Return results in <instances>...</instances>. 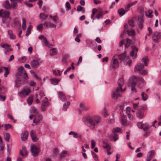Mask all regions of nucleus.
<instances>
[{
	"label": "nucleus",
	"mask_w": 161,
	"mask_h": 161,
	"mask_svg": "<svg viewBox=\"0 0 161 161\" xmlns=\"http://www.w3.org/2000/svg\"><path fill=\"white\" fill-rule=\"evenodd\" d=\"M83 121L90 129H93L96 125L101 122V119L98 116H87L83 118Z\"/></svg>",
	"instance_id": "1"
},
{
	"label": "nucleus",
	"mask_w": 161,
	"mask_h": 161,
	"mask_svg": "<svg viewBox=\"0 0 161 161\" xmlns=\"http://www.w3.org/2000/svg\"><path fill=\"white\" fill-rule=\"evenodd\" d=\"M130 80L131 84V90L134 92H136L135 87L136 85H137L138 87L141 88L142 87V84H139L138 83L141 82L143 84L145 81L143 78L136 77L135 76H132L130 79Z\"/></svg>",
	"instance_id": "2"
},
{
	"label": "nucleus",
	"mask_w": 161,
	"mask_h": 161,
	"mask_svg": "<svg viewBox=\"0 0 161 161\" xmlns=\"http://www.w3.org/2000/svg\"><path fill=\"white\" fill-rule=\"evenodd\" d=\"M122 87H117L112 92L111 95L112 98L114 99H116L121 95L119 92H121L125 91L126 90V87L123 89H122Z\"/></svg>",
	"instance_id": "3"
},
{
	"label": "nucleus",
	"mask_w": 161,
	"mask_h": 161,
	"mask_svg": "<svg viewBox=\"0 0 161 161\" xmlns=\"http://www.w3.org/2000/svg\"><path fill=\"white\" fill-rule=\"evenodd\" d=\"M18 72L16 74V76H17L18 75H19L20 77H22L23 78L24 81L27 80L28 79V76L26 71L24 70V67L20 66L18 68Z\"/></svg>",
	"instance_id": "4"
},
{
	"label": "nucleus",
	"mask_w": 161,
	"mask_h": 161,
	"mask_svg": "<svg viewBox=\"0 0 161 161\" xmlns=\"http://www.w3.org/2000/svg\"><path fill=\"white\" fill-rule=\"evenodd\" d=\"M31 92V90L28 88H24L18 92V95L20 97L24 98L28 95Z\"/></svg>",
	"instance_id": "5"
},
{
	"label": "nucleus",
	"mask_w": 161,
	"mask_h": 161,
	"mask_svg": "<svg viewBox=\"0 0 161 161\" xmlns=\"http://www.w3.org/2000/svg\"><path fill=\"white\" fill-rule=\"evenodd\" d=\"M16 79L15 80V87L17 88L19 87L21 84H25L23 78L22 77H20L19 75H18L17 76H16Z\"/></svg>",
	"instance_id": "6"
},
{
	"label": "nucleus",
	"mask_w": 161,
	"mask_h": 161,
	"mask_svg": "<svg viewBox=\"0 0 161 161\" xmlns=\"http://www.w3.org/2000/svg\"><path fill=\"white\" fill-rule=\"evenodd\" d=\"M42 62V61L40 59L37 58L31 61V62L30 64L32 68H36L39 66L40 64H41Z\"/></svg>",
	"instance_id": "7"
},
{
	"label": "nucleus",
	"mask_w": 161,
	"mask_h": 161,
	"mask_svg": "<svg viewBox=\"0 0 161 161\" xmlns=\"http://www.w3.org/2000/svg\"><path fill=\"white\" fill-rule=\"evenodd\" d=\"M31 150L34 156H37L40 151L39 148L35 145H33L31 146Z\"/></svg>",
	"instance_id": "8"
},
{
	"label": "nucleus",
	"mask_w": 161,
	"mask_h": 161,
	"mask_svg": "<svg viewBox=\"0 0 161 161\" xmlns=\"http://www.w3.org/2000/svg\"><path fill=\"white\" fill-rule=\"evenodd\" d=\"M44 98L45 99L42 102L41 106V109L43 111H44L46 110L47 107L49 104V102L48 101L47 98L46 97H44Z\"/></svg>",
	"instance_id": "9"
},
{
	"label": "nucleus",
	"mask_w": 161,
	"mask_h": 161,
	"mask_svg": "<svg viewBox=\"0 0 161 161\" xmlns=\"http://www.w3.org/2000/svg\"><path fill=\"white\" fill-rule=\"evenodd\" d=\"M116 56H114L113 58V61L111 63L110 67H112L113 69H114L117 68L119 67V62L118 60L115 57Z\"/></svg>",
	"instance_id": "10"
},
{
	"label": "nucleus",
	"mask_w": 161,
	"mask_h": 161,
	"mask_svg": "<svg viewBox=\"0 0 161 161\" xmlns=\"http://www.w3.org/2000/svg\"><path fill=\"white\" fill-rule=\"evenodd\" d=\"M38 38L39 39L41 40L42 42L44 43L45 46H47L48 47H49L51 46H53L52 45H50L49 43V42L47 40L46 37H45L43 35H42L39 36Z\"/></svg>",
	"instance_id": "11"
},
{
	"label": "nucleus",
	"mask_w": 161,
	"mask_h": 161,
	"mask_svg": "<svg viewBox=\"0 0 161 161\" xmlns=\"http://www.w3.org/2000/svg\"><path fill=\"white\" fill-rule=\"evenodd\" d=\"M98 11H92V14L91 16V18L92 19L93 21L94 20L93 17L95 14H96L97 15L95 16L96 18L98 19H99L100 17L102 16V13L101 12H98Z\"/></svg>",
	"instance_id": "12"
},
{
	"label": "nucleus",
	"mask_w": 161,
	"mask_h": 161,
	"mask_svg": "<svg viewBox=\"0 0 161 161\" xmlns=\"http://www.w3.org/2000/svg\"><path fill=\"white\" fill-rule=\"evenodd\" d=\"M153 41L157 42L161 38V33L160 32H156L155 33L153 36Z\"/></svg>",
	"instance_id": "13"
},
{
	"label": "nucleus",
	"mask_w": 161,
	"mask_h": 161,
	"mask_svg": "<svg viewBox=\"0 0 161 161\" xmlns=\"http://www.w3.org/2000/svg\"><path fill=\"white\" fill-rule=\"evenodd\" d=\"M144 20L143 19V15L139 16L138 17L137 24L139 28L142 30L143 27Z\"/></svg>",
	"instance_id": "14"
},
{
	"label": "nucleus",
	"mask_w": 161,
	"mask_h": 161,
	"mask_svg": "<svg viewBox=\"0 0 161 161\" xmlns=\"http://www.w3.org/2000/svg\"><path fill=\"white\" fill-rule=\"evenodd\" d=\"M131 47L132 50L130 52V56L133 57L134 54H135L134 58H133L134 59L136 58L137 56V53L138 49L135 46H132Z\"/></svg>",
	"instance_id": "15"
},
{
	"label": "nucleus",
	"mask_w": 161,
	"mask_h": 161,
	"mask_svg": "<svg viewBox=\"0 0 161 161\" xmlns=\"http://www.w3.org/2000/svg\"><path fill=\"white\" fill-rule=\"evenodd\" d=\"M144 66L143 64L141 63H139L135 66L134 68V71L135 72H136L141 71L142 69L144 68Z\"/></svg>",
	"instance_id": "16"
},
{
	"label": "nucleus",
	"mask_w": 161,
	"mask_h": 161,
	"mask_svg": "<svg viewBox=\"0 0 161 161\" xmlns=\"http://www.w3.org/2000/svg\"><path fill=\"white\" fill-rule=\"evenodd\" d=\"M23 0H10L11 4L13 9H14L17 7L18 3H21Z\"/></svg>",
	"instance_id": "17"
},
{
	"label": "nucleus",
	"mask_w": 161,
	"mask_h": 161,
	"mask_svg": "<svg viewBox=\"0 0 161 161\" xmlns=\"http://www.w3.org/2000/svg\"><path fill=\"white\" fill-rule=\"evenodd\" d=\"M42 119V115L38 114V116L36 117L33 119V122L36 124L40 123Z\"/></svg>",
	"instance_id": "18"
},
{
	"label": "nucleus",
	"mask_w": 161,
	"mask_h": 161,
	"mask_svg": "<svg viewBox=\"0 0 161 161\" xmlns=\"http://www.w3.org/2000/svg\"><path fill=\"white\" fill-rule=\"evenodd\" d=\"M103 147L106 149L107 150H110L111 148V145L108 142L106 141H103Z\"/></svg>",
	"instance_id": "19"
},
{
	"label": "nucleus",
	"mask_w": 161,
	"mask_h": 161,
	"mask_svg": "<svg viewBox=\"0 0 161 161\" xmlns=\"http://www.w3.org/2000/svg\"><path fill=\"white\" fill-rule=\"evenodd\" d=\"M28 135V133L27 131H24L21 134V138L22 140L25 141L27 140Z\"/></svg>",
	"instance_id": "20"
},
{
	"label": "nucleus",
	"mask_w": 161,
	"mask_h": 161,
	"mask_svg": "<svg viewBox=\"0 0 161 161\" xmlns=\"http://www.w3.org/2000/svg\"><path fill=\"white\" fill-rule=\"evenodd\" d=\"M10 13L8 11H0V17H8L9 16Z\"/></svg>",
	"instance_id": "21"
},
{
	"label": "nucleus",
	"mask_w": 161,
	"mask_h": 161,
	"mask_svg": "<svg viewBox=\"0 0 161 161\" xmlns=\"http://www.w3.org/2000/svg\"><path fill=\"white\" fill-rule=\"evenodd\" d=\"M58 97L59 99L62 101H64L67 100L65 95L62 92H58Z\"/></svg>",
	"instance_id": "22"
},
{
	"label": "nucleus",
	"mask_w": 161,
	"mask_h": 161,
	"mask_svg": "<svg viewBox=\"0 0 161 161\" xmlns=\"http://www.w3.org/2000/svg\"><path fill=\"white\" fill-rule=\"evenodd\" d=\"M4 7L7 9H13L11 4H10L8 0L5 1L3 3Z\"/></svg>",
	"instance_id": "23"
},
{
	"label": "nucleus",
	"mask_w": 161,
	"mask_h": 161,
	"mask_svg": "<svg viewBox=\"0 0 161 161\" xmlns=\"http://www.w3.org/2000/svg\"><path fill=\"white\" fill-rule=\"evenodd\" d=\"M126 51H124L123 53L117 55L118 59L120 61V62L123 61L126 58Z\"/></svg>",
	"instance_id": "24"
},
{
	"label": "nucleus",
	"mask_w": 161,
	"mask_h": 161,
	"mask_svg": "<svg viewBox=\"0 0 161 161\" xmlns=\"http://www.w3.org/2000/svg\"><path fill=\"white\" fill-rule=\"evenodd\" d=\"M136 16L132 18L131 19L129 20L128 23L129 25L131 27L135 26V22L136 21Z\"/></svg>",
	"instance_id": "25"
},
{
	"label": "nucleus",
	"mask_w": 161,
	"mask_h": 161,
	"mask_svg": "<svg viewBox=\"0 0 161 161\" xmlns=\"http://www.w3.org/2000/svg\"><path fill=\"white\" fill-rule=\"evenodd\" d=\"M30 135L31 138L34 142H36L38 140L36 135L34 133L33 130H31L30 133Z\"/></svg>",
	"instance_id": "26"
},
{
	"label": "nucleus",
	"mask_w": 161,
	"mask_h": 161,
	"mask_svg": "<svg viewBox=\"0 0 161 161\" xmlns=\"http://www.w3.org/2000/svg\"><path fill=\"white\" fill-rule=\"evenodd\" d=\"M127 34L131 36H133L136 34V32L134 30L131 29L130 30L128 29L127 30Z\"/></svg>",
	"instance_id": "27"
},
{
	"label": "nucleus",
	"mask_w": 161,
	"mask_h": 161,
	"mask_svg": "<svg viewBox=\"0 0 161 161\" xmlns=\"http://www.w3.org/2000/svg\"><path fill=\"white\" fill-rule=\"evenodd\" d=\"M109 137L110 138V140H114V141H116L118 139L117 135L116 134H113L110 135Z\"/></svg>",
	"instance_id": "28"
},
{
	"label": "nucleus",
	"mask_w": 161,
	"mask_h": 161,
	"mask_svg": "<svg viewBox=\"0 0 161 161\" xmlns=\"http://www.w3.org/2000/svg\"><path fill=\"white\" fill-rule=\"evenodd\" d=\"M48 16V14H46L44 13H41L40 14V17L42 20L46 19Z\"/></svg>",
	"instance_id": "29"
},
{
	"label": "nucleus",
	"mask_w": 161,
	"mask_h": 161,
	"mask_svg": "<svg viewBox=\"0 0 161 161\" xmlns=\"http://www.w3.org/2000/svg\"><path fill=\"white\" fill-rule=\"evenodd\" d=\"M8 33L11 39H14L16 38V36L13 34V33L12 30H8Z\"/></svg>",
	"instance_id": "30"
},
{
	"label": "nucleus",
	"mask_w": 161,
	"mask_h": 161,
	"mask_svg": "<svg viewBox=\"0 0 161 161\" xmlns=\"http://www.w3.org/2000/svg\"><path fill=\"white\" fill-rule=\"evenodd\" d=\"M124 83V80L123 78H119L118 81V87H122Z\"/></svg>",
	"instance_id": "31"
},
{
	"label": "nucleus",
	"mask_w": 161,
	"mask_h": 161,
	"mask_svg": "<svg viewBox=\"0 0 161 161\" xmlns=\"http://www.w3.org/2000/svg\"><path fill=\"white\" fill-rule=\"evenodd\" d=\"M137 116L140 119H142L144 116L143 112L141 110L138 111L136 114Z\"/></svg>",
	"instance_id": "32"
},
{
	"label": "nucleus",
	"mask_w": 161,
	"mask_h": 161,
	"mask_svg": "<svg viewBox=\"0 0 161 161\" xmlns=\"http://www.w3.org/2000/svg\"><path fill=\"white\" fill-rule=\"evenodd\" d=\"M50 55L51 56H53L57 54V52L55 48L51 49L50 50Z\"/></svg>",
	"instance_id": "33"
},
{
	"label": "nucleus",
	"mask_w": 161,
	"mask_h": 161,
	"mask_svg": "<svg viewBox=\"0 0 161 161\" xmlns=\"http://www.w3.org/2000/svg\"><path fill=\"white\" fill-rule=\"evenodd\" d=\"M80 108L81 110L83 111L87 110L89 109L88 107L82 103H80Z\"/></svg>",
	"instance_id": "34"
},
{
	"label": "nucleus",
	"mask_w": 161,
	"mask_h": 161,
	"mask_svg": "<svg viewBox=\"0 0 161 161\" xmlns=\"http://www.w3.org/2000/svg\"><path fill=\"white\" fill-rule=\"evenodd\" d=\"M3 69L5 71L4 74V75L5 77H6L9 73L10 69L8 67H3Z\"/></svg>",
	"instance_id": "35"
},
{
	"label": "nucleus",
	"mask_w": 161,
	"mask_h": 161,
	"mask_svg": "<svg viewBox=\"0 0 161 161\" xmlns=\"http://www.w3.org/2000/svg\"><path fill=\"white\" fill-rule=\"evenodd\" d=\"M152 13V11H146L145 12L146 15L149 18H152L153 17Z\"/></svg>",
	"instance_id": "36"
},
{
	"label": "nucleus",
	"mask_w": 161,
	"mask_h": 161,
	"mask_svg": "<svg viewBox=\"0 0 161 161\" xmlns=\"http://www.w3.org/2000/svg\"><path fill=\"white\" fill-rule=\"evenodd\" d=\"M32 28V26L31 25H30L28 27L26 31V33L25 34V36H28L30 34Z\"/></svg>",
	"instance_id": "37"
},
{
	"label": "nucleus",
	"mask_w": 161,
	"mask_h": 161,
	"mask_svg": "<svg viewBox=\"0 0 161 161\" xmlns=\"http://www.w3.org/2000/svg\"><path fill=\"white\" fill-rule=\"evenodd\" d=\"M70 104V103L69 101H68L66 103H65L64 104L63 108V110L65 111L67 110V108H68Z\"/></svg>",
	"instance_id": "38"
},
{
	"label": "nucleus",
	"mask_w": 161,
	"mask_h": 161,
	"mask_svg": "<svg viewBox=\"0 0 161 161\" xmlns=\"http://www.w3.org/2000/svg\"><path fill=\"white\" fill-rule=\"evenodd\" d=\"M59 81V80L57 78L53 79L51 80V83L54 85L58 84Z\"/></svg>",
	"instance_id": "39"
},
{
	"label": "nucleus",
	"mask_w": 161,
	"mask_h": 161,
	"mask_svg": "<svg viewBox=\"0 0 161 161\" xmlns=\"http://www.w3.org/2000/svg\"><path fill=\"white\" fill-rule=\"evenodd\" d=\"M141 96L143 100L145 101L147 100L148 98V95L143 92L142 93Z\"/></svg>",
	"instance_id": "40"
},
{
	"label": "nucleus",
	"mask_w": 161,
	"mask_h": 161,
	"mask_svg": "<svg viewBox=\"0 0 161 161\" xmlns=\"http://www.w3.org/2000/svg\"><path fill=\"white\" fill-rule=\"evenodd\" d=\"M22 29L23 30H25L26 29V20L25 19L22 18Z\"/></svg>",
	"instance_id": "41"
},
{
	"label": "nucleus",
	"mask_w": 161,
	"mask_h": 161,
	"mask_svg": "<svg viewBox=\"0 0 161 161\" xmlns=\"http://www.w3.org/2000/svg\"><path fill=\"white\" fill-rule=\"evenodd\" d=\"M69 135H72L73 137L74 138H77L79 137L78 134L76 132L71 131L69 132Z\"/></svg>",
	"instance_id": "42"
},
{
	"label": "nucleus",
	"mask_w": 161,
	"mask_h": 161,
	"mask_svg": "<svg viewBox=\"0 0 161 161\" xmlns=\"http://www.w3.org/2000/svg\"><path fill=\"white\" fill-rule=\"evenodd\" d=\"M121 121L123 125H126L127 124V120L126 119V117L125 116H123L121 117Z\"/></svg>",
	"instance_id": "43"
},
{
	"label": "nucleus",
	"mask_w": 161,
	"mask_h": 161,
	"mask_svg": "<svg viewBox=\"0 0 161 161\" xmlns=\"http://www.w3.org/2000/svg\"><path fill=\"white\" fill-rule=\"evenodd\" d=\"M4 127L5 128V130H7L9 129H13V127L12 125L9 124H5L4 125Z\"/></svg>",
	"instance_id": "44"
},
{
	"label": "nucleus",
	"mask_w": 161,
	"mask_h": 161,
	"mask_svg": "<svg viewBox=\"0 0 161 161\" xmlns=\"http://www.w3.org/2000/svg\"><path fill=\"white\" fill-rule=\"evenodd\" d=\"M126 43L125 44V46L126 48H128L130 45L131 40L129 38H126Z\"/></svg>",
	"instance_id": "45"
},
{
	"label": "nucleus",
	"mask_w": 161,
	"mask_h": 161,
	"mask_svg": "<svg viewBox=\"0 0 161 161\" xmlns=\"http://www.w3.org/2000/svg\"><path fill=\"white\" fill-rule=\"evenodd\" d=\"M121 128H119V127H116L115 128H114L112 130V132L113 133H117L119 132H121Z\"/></svg>",
	"instance_id": "46"
},
{
	"label": "nucleus",
	"mask_w": 161,
	"mask_h": 161,
	"mask_svg": "<svg viewBox=\"0 0 161 161\" xmlns=\"http://www.w3.org/2000/svg\"><path fill=\"white\" fill-rule=\"evenodd\" d=\"M10 135L8 133H7L6 134L4 135V138L6 141L7 142H8L9 139H10Z\"/></svg>",
	"instance_id": "47"
},
{
	"label": "nucleus",
	"mask_w": 161,
	"mask_h": 161,
	"mask_svg": "<svg viewBox=\"0 0 161 161\" xmlns=\"http://www.w3.org/2000/svg\"><path fill=\"white\" fill-rule=\"evenodd\" d=\"M33 102V96H32L30 95L27 99V102L28 104L31 105L32 104Z\"/></svg>",
	"instance_id": "48"
},
{
	"label": "nucleus",
	"mask_w": 161,
	"mask_h": 161,
	"mask_svg": "<svg viewBox=\"0 0 161 161\" xmlns=\"http://www.w3.org/2000/svg\"><path fill=\"white\" fill-rule=\"evenodd\" d=\"M92 155L95 161H99L97 157V155L93 152H92Z\"/></svg>",
	"instance_id": "49"
},
{
	"label": "nucleus",
	"mask_w": 161,
	"mask_h": 161,
	"mask_svg": "<svg viewBox=\"0 0 161 161\" xmlns=\"http://www.w3.org/2000/svg\"><path fill=\"white\" fill-rule=\"evenodd\" d=\"M154 154V150H152L149 152L147 154V157L152 158Z\"/></svg>",
	"instance_id": "50"
},
{
	"label": "nucleus",
	"mask_w": 161,
	"mask_h": 161,
	"mask_svg": "<svg viewBox=\"0 0 161 161\" xmlns=\"http://www.w3.org/2000/svg\"><path fill=\"white\" fill-rule=\"evenodd\" d=\"M148 60V58L147 57L143 58L142 59V62L144 63L146 66H147V61Z\"/></svg>",
	"instance_id": "51"
},
{
	"label": "nucleus",
	"mask_w": 161,
	"mask_h": 161,
	"mask_svg": "<svg viewBox=\"0 0 161 161\" xmlns=\"http://www.w3.org/2000/svg\"><path fill=\"white\" fill-rule=\"evenodd\" d=\"M148 125L147 124H143L142 126V129L145 131H147L148 130Z\"/></svg>",
	"instance_id": "52"
},
{
	"label": "nucleus",
	"mask_w": 161,
	"mask_h": 161,
	"mask_svg": "<svg viewBox=\"0 0 161 161\" xmlns=\"http://www.w3.org/2000/svg\"><path fill=\"white\" fill-rule=\"evenodd\" d=\"M66 152L65 151H63L60 154L59 158L61 159L63 157H64L66 156Z\"/></svg>",
	"instance_id": "53"
},
{
	"label": "nucleus",
	"mask_w": 161,
	"mask_h": 161,
	"mask_svg": "<svg viewBox=\"0 0 161 161\" xmlns=\"http://www.w3.org/2000/svg\"><path fill=\"white\" fill-rule=\"evenodd\" d=\"M128 11H118L119 16L121 17L124 15Z\"/></svg>",
	"instance_id": "54"
},
{
	"label": "nucleus",
	"mask_w": 161,
	"mask_h": 161,
	"mask_svg": "<svg viewBox=\"0 0 161 161\" xmlns=\"http://www.w3.org/2000/svg\"><path fill=\"white\" fill-rule=\"evenodd\" d=\"M49 17L51 18L54 21H57L58 19V18L56 15L52 16V15H50Z\"/></svg>",
	"instance_id": "55"
},
{
	"label": "nucleus",
	"mask_w": 161,
	"mask_h": 161,
	"mask_svg": "<svg viewBox=\"0 0 161 161\" xmlns=\"http://www.w3.org/2000/svg\"><path fill=\"white\" fill-rule=\"evenodd\" d=\"M39 96H40V97H39V98L40 99H42V98L44 96H45V95L44 94V92L42 91H40L39 92Z\"/></svg>",
	"instance_id": "56"
},
{
	"label": "nucleus",
	"mask_w": 161,
	"mask_h": 161,
	"mask_svg": "<svg viewBox=\"0 0 161 161\" xmlns=\"http://www.w3.org/2000/svg\"><path fill=\"white\" fill-rule=\"evenodd\" d=\"M1 46L3 48H6L7 47H10V46L7 43H5L3 44H1Z\"/></svg>",
	"instance_id": "57"
},
{
	"label": "nucleus",
	"mask_w": 161,
	"mask_h": 161,
	"mask_svg": "<svg viewBox=\"0 0 161 161\" xmlns=\"http://www.w3.org/2000/svg\"><path fill=\"white\" fill-rule=\"evenodd\" d=\"M43 26V24H39L37 27V30L39 31L42 30Z\"/></svg>",
	"instance_id": "58"
},
{
	"label": "nucleus",
	"mask_w": 161,
	"mask_h": 161,
	"mask_svg": "<svg viewBox=\"0 0 161 161\" xmlns=\"http://www.w3.org/2000/svg\"><path fill=\"white\" fill-rule=\"evenodd\" d=\"M91 142L92 148H94L96 145V142L93 140L91 141Z\"/></svg>",
	"instance_id": "59"
},
{
	"label": "nucleus",
	"mask_w": 161,
	"mask_h": 161,
	"mask_svg": "<svg viewBox=\"0 0 161 161\" xmlns=\"http://www.w3.org/2000/svg\"><path fill=\"white\" fill-rule=\"evenodd\" d=\"M56 25L53 23L50 22H48V26L51 28H54L56 27Z\"/></svg>",
	"instance_id": "60"
},
{
	"label": "nucleus",
	"mask_w": 161,
	"mask_h": 161,
	"mask_svg": "<svg viewBox=\"0 0 161 161\" xmlns=\"http://www.w3.org/2000/svg\"><path fill=\"white\" fill-rule=\"evenodd\" d=\"M24 3L27 7H31L33 6V4L29 3L27 2H25Z\"/></svg>",
	"instance_id": "61"
},
{
	"label": "nucleus",
	"mask_w": 161,
	"mask_h": 161,
	"mask_svg": "<svg viewBox=\"0 0 161 161\" xmlns=\"http://www.w3.org/2000/svg\"><path fill=\"white\" fill-rule=\"evenodd\" d=\"M132 5H133V4L131 3L128 4L125 6V9L127 10H129L130 9V8Z\"/></svg>",
	"instance_id": "62"
},
{
	"label": "nucleus",
	"mask_w": 161,
	"mask_h": 161,
	"mask_svg": "<svg viewBox=\"0 0 161 161\" xmlns=\"http://www.w3.org/2000/svg\"><path fill=\"white\" fill-rule=\"evenodd\" d=\"M66 7L69 10L71 9V6L69 3L67 2L66 3Z\"/></svg>",
	"instance_id": "63"
},
{
	"label": "nucleus",
	"mask_w": 161,
	"mask_h": 161,
	"mask_svg": "<svg viewBox=\"0 0 161 161\" xmlns=\"http://www.w3.org/2000/svg\"><path fill=\"white\" fill-rule=\"evenodd\" d=\"M148 71L146 70H143L141 72V74L142 75H146L147 74Z\"/></svg>",
	"instance_id": "64"
}]
</instances>
